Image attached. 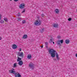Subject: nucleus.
I'll return each mask as SVG.
<instances>
[{
    "label": "nucleus",
    "instance_id": "obj_1",
    "mask_svg": "<svg viewBox=\"0 0 77 77\" xmlns=\"http://www.w3.org/2000/svg\"><path fill=\"white\" fill-rule=\"evenodd\" d=\"M48 51L49 54H51V56L52 57H55L56 54V57L58 60H59V55H58V54L57 53V51H56L55 50H54L53 49H50Z\"/></svg>",
    "mask_w": 77,
    "mask_h": 77
},
{
    "label": "nucleus",
    "instance_id": "obj_2",
    "mask_svg": "<svg viewBox=\"0 0 77 77\" xmlns=\"http://www.w3.org/2000/svg\"><path fill=\"white\" fill-rule=\"evenodd\" d=\"M35 24L36 26H39L41 24V20H37L35 22Z\"/></svg>",
    "mask_w": 77,
    "mask_h": 77
},
{
    "label": "nucleus",
    "instance_id": "obj_3",
    "mask_svg": "<svg viewBox=\"0 0 77 77\" xmlns=\"http://www.w3.org/2000/svg\"><path fill=\"white\" fill-rule=\"evenodd\" d=\"M35 66V64L31 63L29 64V67L32 69H33Z\"/></svg>",
    "mask_w": 77,
    "mask_h": 77
},
{
    "label": "nucleus",
    "instance_id": "obj_4",
    "mask_svg": "<svg viewBox=\"0 0 77 77\" xmlns=\"http://www.w3.org/2000/svg\"><path fill=\"white\" fill-rule=\"evenodd\" d=\"M14 75L15 76V77H21V75L19 73H16L15 72L14 73Z\"/></svg>",
    "mask_w": 77,
    "mask_h": 77
},
{
    "label": "nucleus",
    "instance_id": "obj_5",
    "mask_svg": "<svg viewBox=\"0 0 77 77\" xmlns=\"http://www.w3.org/2000/svg\"><path fill=\"white\" fill-rule=\"evenodd\" d=\"M25 5L23 4H22L19 6V8L20 9H22L23 8H24L25 7Z\"/></svg>",
    "mask_w": 77,
    "mask_h": 77
},
{
    "label": "nucleus",
    "instance_id": "obj_6",
    "mask_svg": "<svg viewBox=\"0 0 77 77\" xmlns=\"http://www.w3.org/2000/svg\"><path fill=\"white\" fill-rule=\"evenodd\" d=\"M18 54L19 55V56H20L21 57H23V52H18Z\"/></svg>",
    "mask_w": 77,
    "mask_h": 77
},
{
    "label": "nucleus",
    "instance_id": "obj_7",
    "mask_svg": "<svg viewBox=\"0 0 77 77\" xmlns=\"http://www.w3.org/2000/svg\"><path fill=\"white\" fill-rule=\"evenodd\" d=\"M58 24L56 23H54L53 25V26L54 27H55V28H58Z\"/></svg>",
    "mask_w": 77,
    "mask_h": 77
},
{
    "label": "nucleus",
    "instance_id": "obj_8",
    "mask_svg": "<svg viewBox=\"0 0 77 77\" xmlns=\"http://www.w3.org/2000/svg\"><path fill=\"white\" fill-rule=\"evenodd\" d=\"M17 45L15 44H13L12 45V48L13 49H16L17 48Z\"/></svg>",
    "mask_w": 77,
    "mask_h": 77
},
{
    "label": "nucleus",
    "instance_id": "obj_9",
    "mask_svg": "<svg viewBox=\"0 0 77 77\" xmlns=\"http://www.w3.org/2000/svg\"><path fill=\"white\" fill-rule=\"evenodd\" d=\"M18 65H20V66L22 65L23 64V62L22 61H20L19 63H18Z\"/></svg>",
    "mask_w": 77,
    "mask_h": 77
},
{
    "label": "nucleus",
    "instance_id": "obj_10",
    "mask_svg": "<svg viewBox=\"0 0 77 77\" xmlns=\"http://www.w3.org/2000/svg\"><path fill=\"white\" fill-rule=\"evenodd\" d=\"M10 73H11V74H15V71H14L12 70H9Z\"/></svg>",
    "mask_w": 77,
    "mask_h": 77
},
{
    "label": "nucleus",
    "instance_id": "obj_11",
    "mask_svg": "<svg viewBox=\"0 0 77 77\" xmlns=\"http://www.w3.org/2000/svg\"><path fill=\"white\" fill-rule=\"evenodd\" d=\"M27 58L28 59H30L32 58V55L31 54H29L27 56Z\"/></svg>",
    "mask_w": 77,
    "mask_h": 77
},
{
    "label": "nucleus",
    "instance_id": "obj_12",
    "mask_svg": "<svg viewBox=\"0 0 77 77\" xmlns=\"http://www.w3.org/2000/svg\"><path fill=\"white\" fill-rule=\"evenodd\" d=\"M55 12L56 14H59V11L58 9H56L55 10Z\"/></svg>",
    "mask_w": 77,
    "mask_h": 77
},
{
    "label": "nucleus",
    "instance_id": "obj_13",
    "mask_svg": "<svg viewBox=\"0 0 77 77\" xmlns=\"http://www.w3.org/2000/svg\"><path fill=\"white\" fill-rule=\"evenodd\" d=\"M70 42V41L68 39L66 40H65V42L66 44H69V42Z\"/></svg>",
    "mask_w": 77,
    "mask_h": 77
},
{
    "label": "nucleus",
    "instance_id": "obj_14",
    "mask_svg": "<svg viewBox=\"0 0 77 77\" xmlns=\"http://www.w3.org/2000/svg\"><path fill=\"white\" fill-rule=\"evenodd\" d=\"M53 38L51 37L50 40L49 41V42L51 43V42H53Z\"/></svg>",
    "mask_w": 77,
    "mask_h": 77
},
{
    "label": "nucleus",
    "instance_id": "obj_15",
    "mask_svg": "<svg viewBox=\"0 0 77 77\" xmlns=\"http://www.w3.org/2000/svg\"><path fill=\"white\" fill-rule=\"evenodd\" d=\"M23 39H26L27 38V35H24L23 37Z\"/></svg>",
    "mask_w": 77,
    "mask_h": 77
},
{
    "label": "nucleus",
    "instance_id": "obj_16",
    "mask_svg": "<svg viewBox=\"0 0 77 77\" xmlns=\"http://www.w3.org/2000/svg\"><path fill=\"white\" fill-rule=\"evenodd\" d=\"M18 65V63H15L14 64V68H15V67H16V66H17V65Z\"/></svg>",
    "mask_w": 77,
    "mask_h": 77
},
{
    "label": "nucleus",
    "instance_id": "obj_17",
    "mask_svg": "<svg viewBox=\"0 0 77 77\" xmlns=\"http://www.w3.org/2000/svg\"><path fill=\"white\" fill-rule=\"evenodd\" d=\"M60 43V40L57 41V44H58V45H61Z\"/></svg>",
    "mask_w": 77,
    "mask_h": 77
},
{
    "label": "nucleus",
    "instance_id": "obj_18",
    "mask_svg": "<svg viewBox=\"0 0 77 77\" xmlns=\"http://www.w3.org/2000/svg\"><path fill=\"white\" fill-rule=\"evenodd\" d=\"M21 60V58H20L19 57H18V58L17 59V62H19V61Z\"/></svg>",
    "mask_w": 77,
    "mask_h": 77
},
{
    "label": "nucleus",
    "instance_id": "obj_19",
    "mask_svg": "<svg viewBox=\"0 0 77 77\" xmlns=\"http://www.w3.org/2000/svg\"><path fill=\"white\" fill-rule=\"evenodd\" d=\"M60 42L61 44H62L63 42V40H60Z\"/></svg>",
    "mask_w": 77,
    "mask_h": 77
},
{
    "label": "nucleus",
    "instance_id": "obj_20",
    "mask_svg": "<svg viewBox=\"0 0 77 77\" xmlns=\"http://www.w3.org/2000/svg\"><path fill=\"white\" fill-rule=\"evenodd\" d=\"M4 21H8V19L6 17H5L4 18Z\"/></svg>",
    "mask_w": 77,
    "mask_h": 77
},
{
    "label": "nucleus",
    "instance_id": "obj_21",
    "mask_svg": "<svg viewBox=\"0 0 77 77\" xmlns=\"http://www.w3.org/2000/svg\"><path fill=\"white\" fill-rule=\"evenodd\" d=\"M26 21L25 20H23L22 21V23H23V24H24V23H26Z\"/></svg>",
    "mask_w": 77,
    "mask_h": 77
},
{
    "label": "nucleus",
    "instance_id": "obj_22",
    "mask_svg": "<svg viewBox=\"0 0 77 77\" xmlns=\"http://www.w3.org/2000/svg\"><path fill=\"white\" fill-rule=\"evenodd\" d=\"M17 20H18V21H21V18H18Z\"/></svg>",
    "mask_w": 77,
    "mask_h": 77
},
{
    "label": "nucleus",
    "instance_id": "obj_23",
    "mask_svg": "<svg viewBox=\"0 0 77 77\" xmlns=\"http://www.w3.org/2000/svg\"><path fill=\"white\" fill-rule=\"evenodd\" d=\"M4 23V20H1L0 21V23Z\"/></svg>",
    "mask_w": 77,
    "mask_h": 77
},
{
    "label": "nucleus",
    "instance_id": "obj_24",
    "mask_svg": "<svg viewBox=\"0 0 77 77\" xmlns=\"http://www.w3.org/2000/svg\"><path fill=\"white\" fill-rule=\"evenodd\" d=\"M44 29H41V32H44Z\"/></svg>",
    "mask_w": 77,
    "mask_h": 77
},
{
    "label": "nucleus",
    "instance_id": "obj_25",
    "mask_svg": "<svg viewBox=\"0 0 77 77\" xmlns=\"http://www.w3.org/2000/svg\"><path fill=\"white\" fill-rule=\"evenodd\" d=\"M41 16L42 17H44V16H45V15H44V14H41Z\"/></svg>",
    "mask_w": 77,
    "mask_h": 77
},
{
    "label": "nucleus",
    "instance_id": "obj_26",
    "mask_svg": "<svg viewBox=\"0 0 77 77\" xmlns=\"http://www.w3.org/2000/svg\"><path fill=\"white\" fill-rule=\"evenodd\" d=\"M61 37H60V36H58V37H57V38H58V39H60V38Z\"/></svg>",
    "mask_w": 77,
    "mask_h": 77
},
{
    "label": "nucleus",
    "instance_id": "obj_27",
    "mask_svg": "<svg viewBox=\"0 0 77 77\" xmlns=\"http://www.w3.org/2000/svg\"><path fill=\"white\" fill-rule=\"evenodd\" d=\"M68 21H71V18H69L68 19Z\"/></svg>",
    "mask_w": 77,
    "mask_h": 77
},
{
    "label": "nucleus",
    "instance_id": "obj_28",
    "mask_svg": "<svg viewBox=\"0 0 77 77\" xmlns=\"http://www.w3.org/2000/svg\"><path fill=\"white\" fill-rule=\"evenodd\" d=\"M45 44L46 45H48V42H46L45 43Z\"/></svg>",
    "mask_w": 77,
    "mask_h": 77
},
{
    "label": "nucleus",
    "instance_id": "obj_29",
    "mask_svg": "<svg viewBox=\"0 0 77 77\" xmlns=\"http://www.w3.org/2000/svg\"><path fill=\"white\" fill-rule=\"evenodd\" d=\"M14 2H17L18 1V0H14Z\"/></svg>",
    "mask_w": 77,
    "mask_h": 77
},
{
    "label": "nucleus",
    "instance_id": "obj_30",
    "mask_svg": "<svg viewBox=\"0 0 77 77\" xmlns=\"http://www.w3.org/2000/svg\"><path fill=\"white\" fill-rule=\"evenodd\" d=\"M25 12V10H24L22 12V13H24V12Z\"/></svg>",
    "mask_w": 77,
    "mask_h": 77
},
{
    "label": "nucleus",
    "instance_id": "obj_31",
    "mask_svg": "<svg viewBox=\"0 0 77 77\" xmlns=\"http://www.w3.org/2000/svg\"><path fill=\"white\" fill-rule=\"evenodd\" d=\"M18 14L19 15H21V13L20 12H18Z\"/></svg>",
    "mask_w": 77,
    "mask_h": 77
},
{
    "label": "nucleus",
    "instance_id": "obj_32",
    "mask_svg": "<svg viewBox=\"0 0 77 77\" xmlns=\"http://www.w3.org/2000/svg\"><path fill=\"white\" fill-rule=\"evenodd\" d=\"M17 16H18V17H20V16H21V15L18 14V15H17Z\"/></svg>",
    "mask_w": 77,
    "mask_h": 77
},
{
    "label": "nucleus",
    "instance_id": "obj_33",
    "mask_svg": "<svg viewBox=\"0 0 77 77\" xmlns=\"http://www.w3.org/2000/svg\"><path fill=\"white\" fill-rule=\"evenodd\" d=\"M19 51H21V48H20Z\"/></svg>",
    "mask_w": 77,
    "mask_h": 77
},
{
    "label": "nucleus",
    "instance_id": "obj_34",
    "mask_svg": "<svg viewBox=\"0 0 77 77\" xmlns=\"http://www.w3.org/2000/svg\"><path fill=\"white\" fill-rule=\"evenodd\" d=\"M37 17L38 18H40V17L39 16H37Z\"/></svg>",
    "mask_w": 77,
    "mask_h": 77
},
{
    "label": "nucleus",
    "instance_id": "obj_35",
    "mask_svg": "<svg viewBox=\"0 0 77 77\" xmlns=\"http://www.w3.org/2000/svg\"><path fill=\"white\" fill-rule=\"evenodd\" d=\"M1 15H0V20H1Z\"/></svg>",
    "mask_w": 77,
    "mask_h": 77
},
{
    "label": "nucleus",
    "instance_id": "obj_36",
    "mask_svg": "<svg viewBox=\"0 0 77 77\" xmlns=\"http://www.w3.org/2000/svg\"><path fill=\"white\" fill-rule=\"evenodd\" d=\"M75 56L77 57V54H76Z\"/></svg>",
    "mask_w": 77,
    "mask_h": 77
},
{
    "label": "nucleus",
    "instance_id": "obj_37",
    "mask_svg": "<svg viewBox=\"0 0 77 77\" xmlns=\"http://www.w3.org/2000/svg\"><path fill=\"white\" fill-rule=\"evenodd\" d=\"M1 39H2V38L0 37V41L1 40Z\"/></svg>",
    "mask_w": 77,
    "mask_h": 77
},
{
    "label": "nucleus",
    "instance_id": "obj_38",
    "mask_svg": "<svg viewBox=\"0 0 77 77\" xmlns=\"http://www.w3.org/2000/svg\"><path fill=\"white\" fill-rule=\"evenodd\" d=\"M53 43L54 44V42H53Z\"/></svg>",
    "mask_w": 77,
    "mask_h": 77
},
{
    "label": "nucleus",
    "instance_id": "obj_39",
    "mask_svg": "<svg viewBox=\"0 0 77 77\" xmlns=\"http://www.w3.org/2000/svg\"><path fill=\"white\" fill-rule=\"evenodd\" d=\"M41 47V48H43V46H42Z\"/></svg>",
    "mask_w": 77,
    "mask_h": 77
},
{
    "label": "nucleus",
    "instance_id": "obj_40",
    "mask_svg": "<svg viewBox=\"0 0 77 77\" xmlns=\"http://www.w3.org/2000/svg\"><path fill=\"white\" fill-rule=\"evenodd\" d=\"M46 48H47V46H46Z\"/></svg>",
    "mask_w": 77,
    "mask_h": 77
},
{
    "label": "nucleus",
    "instance_id": "obj_41",
    "mask_svg": "<svg viewBox=\"0 0 77 77\" xmlns=\"http://www.w3.org/2000/svg\"><path fill=\"white\" fill-rule=\"evenodd\" d=\"M13 69V70H14V69Z\"/></svg>",
    "mask_w": 77,
    "mask_h": 77
},
{
    "label": "nucleus",
    "instance_id": "obj_42",
    "mask_svg": "<svg viewBox=\"0 0 77 77\" xmlns=\"http://www.w3.org/2000/svg\"><path fill=\"white\" fill-rule=\"evenodd\" d=\"M55 60L56 61V59H55Z\"/></svg>",
    "mask_w": 77,
    "mask_h": 77
},
{
    "label": "nucleus",
    "instance_id": "obj_43",
    "mask_svg": "<svg viewBox=\"0 0 77 77\" xmlns=\"http://www.w3.org/2000/svg\"><path fill=\"white\" fill-rule=\"evenodd\" d=\"M10 0V1H12V0Z\"/></svg>",
    "mask_w": 77,
    "mask_h": 77
}]
</instances>
